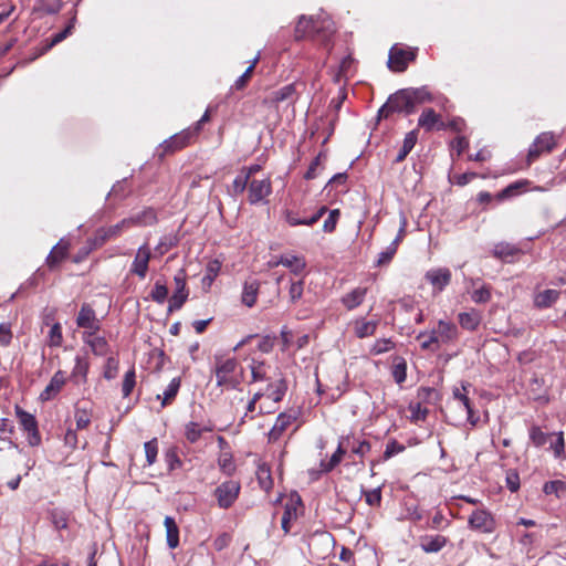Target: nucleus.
Returning a JSON list of instances; mask_svg holds the SVG:
<instances>
[{
    "label": "nucleus",
    "mask_w": 566,
    "mask_h": 566,
    "mask_svg": "<svg viewBox=\"0 0 566 566\" xmlns=\"http://www.w3.org/2000/svg\"><path fill=\"white\" fill-rule=\"evenodd\" d=\"M432 101V95L426 87L402 88L391 94L387 102L378 111V120L388 118L390 115H409L415 112L418 105Z\"/></svg>",
    "instance_id": "obj_1"
},
{
    "label": "nucleus",
    "mask_w": 566,
    "mask_h": 566,
    "mask_svg": "<svg viewBox=\"0 0 566 566\" xmlns=\"http://www.w3.org/2000/svg\"><path fill=\"white\" fill-rule=\"evenodd\" d=\"M334 32V23L331 20H314L303 15L295 27V39L308 38L324 46H328Z\"/></svg>",
    "instance_id": "obj_2"
},
{
    "label": "nucleus",
    "mask_w": 566,
    "mask_h": 566,
    "mask_svg": "<svg viewBox=\"0 0 566 566\" xmlns=\"http://www.w3.org/2000/svg\"><path fill=\"white\" fill-rule=\"evenodd\" d=\"M239 364L235 358H223L222 356H214L213 373L218 387L227 389H237L241 384V375H235Z\"/></svg>",
    "instance_id": "obj_3"
},
{
    "label": "nucleus",
    "mask_w": 566,
    "mask_h": 566,
    "mask_svg": "<svg viewBox=\"0 0 566 566\" xmlns=\"http://www.w3.org/2000/svg\"><path fill=\"white\" fill-rule=\"evenodd\" d=\"M416 49L394 45L389 51L388 67L392 72H403L407 70L408 64L416 60Z\"/></svg>",
    "instance_id": "obj_4"
},
{
    "label": "nucleus",
    "mask_w": 566,
    "mask_h": 566,
    "mask_svg": "<svg viewBox=\"0 0 566 566\" xmlns=\"http://www.w3.org/2000/svg\"><path fill=\"white\" fill-rule=\"evenodd\" d=\"M14 411L21 428L28 433V443L31 447L40 446L41 434L35 417L32 413L23 410L20 406H15Z\"/></svg>",
    "instance_id": "obj_5"
},
{
    "label": "nucleus",
    "mask_w": 566,
    "mask_h": 566,
    "mask_svg": "<svg viewBox=\"0 0 566 566\" xmlns=\"http://www.w3.org/2000/svg\"><path fill=\"white\" fill-rule=\"evenodd\" d=\"M197 137L191 133L189 128H186L181 130L180 133L175 134L174 136L169 137L168 139L164 140L163 144H160L159 149H161V153H159V157L163 158L166 155L174 154L188 145H190Z\"/></svg>",
    "instance_id": "obj_6"
},
{
    "label": "nucleus",
    "mask_w": 566,
    "mask_h": 566,
    "mask_svg": "<svg viewBox=\"0 0 566 566\" xmlns=\"http://www.w3.org/2000/svg\"><path fill=\"white\" fill-rule=\"evenodd\" d=\"M127 223L128 221H124L123 219L120 222L114 226L102 227L97 229L94 235L87 240L90 249L85 253L88 254L91 251L101 248L109 239L118 237L124 229H127Z\"/></svg>",
    "instance_id": "obj_7"
},
{
    "label": "nucleus",
    "mask_w": 566,
    "mask_h": 566,
    "mask_svg": "<svg viewBox=\"0 0 566 566\" xmlns=\"http://www.w3.org/2000/svg\"><path fill=\"white\" fill-rule=\"evenodd\" d=\"M240 489V483L233 480L226 481L218 485L213 494L218 501L219 507H231L239 496Z\"/></svg>",
    "instance_id": "obj_8"
},
{
    "label": "nucleus",
    "mask_w": 566,
    "mask_h": 566,
    "mask_svg": "<svg viewBox=\"0 0 566 566\" xmlns=\"http://www.w3.org/2000/svg\"><path fill=\"white\" fill-rule=\"evenodd\" d=\"M468 524L471 530L483 534H491L496 528L493 515L484 509L473 511L468 520Z\"/></svg>",
    "instance_id": "obj_9"
},
{
    "label": "nucleus",
    "mask_w": 566,
    "mask_h": 566,
    "mask_svg": "<svg viewBox=\"0 0 566 566\" xmlns=\"http://www.w3.org/2000/svg\"><path fill=\"white\" fill-rule=\"evenodd\" d=\"M175 282V292L169 298L168 304V313H172L182 307L188 298V290L186 285V272L185 270H179L178 273L174 277Z\"/></svg>",
    "instance_id": "obj_10"
},
{
    "label": "nucleus",
    "mask_w": 566,
    "mask_h": 566,
    "mask_svg": "<svg viewBox=\"0 0 566 566\" xmlns=\"http://www.w3.org/2000/svg\"><path fill=\"white\" fill-rule=\"evenodd\" d=\"M554 147L555 139L552 133H542L538 135L528 149V165L536 160L543 153H551Z\"/></svg>",
    "instance_id": "obj_11"
},
{
    "label": "nucleus",
    "mask_w": 566,
    "mask_h": 566,
    "mask_svg": "<svg viewBox=\"0 0 566 566\" xmlns=\"http://www.w3.org/2000/svg\"><path fill=\"white\" fill-rule=\"evenodd\" d=\"M297 99L295 84L285 85L276 91L271 92L264 99L263 104L277 107L279 104L287 102L294 104Z\"/></svg>",
    "instance_id": "obj_12"
},
{
    "label": "nucleus",
    "mask_w": 566,
    "mask_h": 566,
    "mask_svg": "<svg viewBox=\"0 0 566 566\" xmlns=\"http://www.w3.org/2000/svg\"><path fill=\"white\" fill-rule=\"evenodd\" d=\"M151 256L149 245L147 243L140 245L132 263L130 273L137 275L139 279H145Z\"/></svg>",
    "instance_id": "obj_13"
},
{
    "label": "nucleus",
    "mask_w": 566,
    "mask_h": 566,
    "mask_svg": "<svg viewBox=\"0 0 566 566\" xmlns=\"http://www.w3.org/2000/svg\"><path fill=\"white\" fill-rule=\"evenodd\" d=\"M249 202L252 203V205H255L260 201H262L264 198H266L271 191H272V187H271V181L269 179H263V180H256V179H253L250 184H249Z\"/></svg>",
    "instance_id": "obj_14"
},
{
    "label": "nucleus",
    "mask_w": 566,
    "mask_h": 566,
    "mask_svg": "<svg viewBox=\"0 0 566 566\" xmlns=\"http://www.w3.org/2000/svg\"><path fill=\"white\" fill-rule=\"evenodd\" d=\"M65 382H66L65 373L62 370H57L53 375V377L51 378V380L46 385V387L40 394L39 399L43 402L52 400L62 390Z\"/></svg>",
    "instance_id": "obj_15"
},
{
    "label": "nucleus",
    "mask_w": 566,
    "mask_h": 566,
    "mask_svg": "<svg viewBox=\"0 0 566 566\" xmlns=\"http://www.w3.org/2000/svg\"><path fill=\"white\" fill-rule=\"evenodd\" d=\"M76 324L81 328L96 332L99 329V322L96 318L95 311L88 305L83 304L76 317Z\"/></svg>",
    "instance_id": "obj_16"
},
{
    "label": "nucleus",
    "mask_w": 566,
    "mask_h": 566,
    "mask_svg": "<svg viewBox=\"0 0 566 566\" xmlns=\"http://www.w3.org/2000/svg\"><path fill=\"white\" fill-rule=\"evenodd\" d=\"M426 280L441 292L451 282V271L447 268L432 269L426 273Z\"/></svg>",
    "instance_id": "obj_17"
},
{
    "label": "nucleus",
    "mask_w": 566,
    "mask_h": 566,
    "mask_svg": "<svg viewBox=\"0 0 566 566\" xmlns=\"http://www.w3.org/2000/svg\"><path fill=\"white\" fill-rule=\"evenodd\" d=\"M418 126L422 127L427 132H431L437 128L438 130L446 129V124L441 120V116L434 112L433 108H426L422 111Z\"/></svg>",
    "instance_id": "obj_18"
},
{
    "label": "nucleus",
    "mask_w": 566,
    "mask_h": 566,
    "mask_svg": "<svg viewBox=\"0 0 566 566\" xmlns=\"http://www.w3.org/2000/svg\"><path fill=\"white\" fill-rule=\"evenodd\" d=\"M449 543L448 537L436 534V535H423L419 538V545L424 553H438L447 546Z\"/></svg>",
    "instance_id": "obj_19"
},
{
    "label": "nucleus",
    "mask_w": 566,
    "mask_h": 566,
    "mask_svg": "<svg viewBox=\"0 0 566 566\" xmlns=\"http://www.w3.org/2000/svg\"><path fill=\"white\" fill-rule=\"evenodd\" d=\"M522 253L523 252L520 248L507 242L495 244L492 251L494 258L507 263L514 262L515 259Z\"/></svg>",
    "instance_id": "obj_20"
},
{
    "label": "nucleus",
    "mask_w": 566,
    "mask_h": 566,
    "mask_svg": "<svg viewBox=\"0 0 566 566\" xmlns=\"http://www.w3.org/2000/svg\"><path fill=\"white\" fill-rule=\"evenodd\" d=\"M270 265H283L290 269L294 274H300L304 271L306 262L304 258L297 255H281L276 261L270 262Z\"/></svg>",
    "instance_id": "obj_21"
},
{
    "label": "nucleus",
    "mask_w": 566,
    "mask_h": 566,
    "mask_svg": "<svg viewBox=\"0 0 566 566\" xmlns=\"http://www.w3.org/2000/svg\"><path fill=\"white\" fill-rule=\"evenodd\" d=\"M69 242L64 240H60L57 244L53 247L51 252L49 253L46 258V265L53 270L55 269L63 260L66 259L69 254Z\"/></svg>",
    "instance_id": "obj_22"
},
{
    "label": "nucleus",
    "mask_w": 566,
    "mask_h": 566,
    "mask_svg": "<svg viewBox=\"0 0 566 566\" xmlns=\"http://www.w3.org/2000/svg\"><path fill=\"white\" fill-rule=\"evenodd\" d=\"M124 221H128L126 224L127 229L136 226L145 227L154 224L157 221V216L154 209L147 208L142 212L124 219Z\"/></svg>",
    "instance_id": "obj_23"
},
{
    "label": "nucleus",
    "mask_w": 566,
    "mask_h": 566,
    "mask_svg": "<svg viewBox=\"0 0 566 566\" xmlns=\"http://www.w3.org/2000/svg\"><path fill=\"white\" fill-rule=\"evenodd\" d=\"M295 417L292 415H287L285 412H281L273 428L269 432V441L275 442L277 441L282 433L289 428V426L294 421Z\"/></svg>",
    "instance_id": "obj_24"
},
{
    "label": "nucleus",
    "mask_w": 566,
    "mask_h": 566,
    "mask_svg": "<svg viewBox=\"0 0 566 566\" xmlns=\"http://www.w3.org/2000/svg\"><path fill=\"white\" fill-rule=\"evenodd\" d=\"M471 385L469 382H462L461 387L463 392L459 388L453 389V398L457 399L461 405L464 407L467 413H468V421L472 424L476 423V419L473 418V407L470 398L468 397V387Z\"/></svg>",
    "instance_id": "obj_25"
},
{
    "label": "nucleus",
    "mask_w": 566,
    "mask_h": 566,
    "mask_svg": "<svg viewBox=\"0 0 566 566\" xmlns=\"http://www.w3.org/2000/svg\"><path fill=\"white\" fill-rule=\"evenodd\" d=\"M440 343H448L457 338L458 328L453 323L439 321L437 328L433 329Z\"/></svg>",
    "instance_id": "obj_26"
},
{
    "label": "nucleus",
    "mask_w": 566,
    "mask_h": 566,
    "mask_svg": "<svg viewBox=\"0 0 566 566\" xmlns=\"http://www.w3.org/2000/svg\"><path fill=\"white\" fill-rule=\"evenodd\" d=\"M90 364L85 357L76 356L71 380L76 385L86 382Z\"/></svg>",
    "instance_id": "obj_27"
},
{
    "label": "nucleus",
    "mask_w": 566,
    "mask_h": 566,
    "mask_svg": "<svg viewBox=\"0 0 566 566\" xmlns=\"http://www.w3.org/2000/svg\"><path fill=\"white\" fill-rule=\"evenodd\" d=\"M458 319L462 328L472 332L475 331L481 324L482 316L479 311L471 310L469 312L460 313Z\"/></svg>",
    "instance_id": "obj_28"
},
{
    "label": "nucleus",
    "mask_w": 566,
    "mask_h": 566,
    "mask_svg": "<svg viewBox=\"0 0 566 566\" xmlns=\"http://www.w3.org/2000/svg\"><path fill=\"white\" fill-rule=\"evenodd\" d=\"M560 292L557 290H545L534 296V305L538 308L551 307L559 298Z\"/></svg>",
    "instance_id": "obj_29"
},
{
    "label": "nucleus",
    "mask_w": 566,
    "mask_h": 566,
    "mask_svg": "<svg viewBox=\"0 0 566 566\" xmlns=\"http://www.w3.org/2000/svg\"><path fill=\"white\" fill-rule=\"evenodd\" d=\"M366 293V287H356L342 297V303L347 310H354L363 303Z\"/></svg>",
    "instance_id": "obj_30"
},
{
    "label": "nucleus",
    "mask_w": 566,
    "mask_h": 566,
    "mask_svg": "<svg viewBox=\"0 0 566 566\" xmlns=\"http://www.w3.org/2000/svg\"><path fill=\"white\" fill-rule=\"evenodd\" d=\"M259 287H260V283L256 280L245 281V283L243 285V291H242V303L245 306L252 307L255 304L258 293H259Z\"/></svg>",
    "instance_id": "obj_31"
},
{
    "label": "nucleus",
    "mask_w": 566,
    "mask_h": 566,
    "mask_svg": "<svg viewBox=\"0 0 566 566\" xmlns=\"http://www.w3.org/2000/svg\"><path fill=\"white\" fill-rule=\"evenodd\" d=\"M166 527V538L169 548H176L179 545V528L171 516H166L164 521Z\"/></svg>",
    "instance_id": "obj_32"
},
{
    "label": "nucleus",
    "mask_w": 566,
    "mask_h": 566,
    "mask_svg": "<svg viewBox=\"0 0 566 566\" xmlns=\"http://www.w3.org/2000/svg\"><path fill=\"white\" fill-rule=\"evenodd\" d=\"M346 453V448H344V442L340 441L336 451L332 454L328 461H321V473H328L333 471L342 461L344 454Z\"/></svg>",
    "instance_id": "obj_33"
},
{
    "label": "nucleus",
    "mask_w": 566,
    "mask_h": 566,
    "mask_svg": "<svg viewBox=\"0 0 566 566\" xmlns=\"http://www.w3.org/2000/svg\"><path fill=\"white\" fill-rule=\"evenodd\" d=\"M181 380L179 377H175L171 379L169 385L163 395H157V399L161 400V408H165L168 405H171L175 400L179 389H180Z\"/></svg>",
    "instance_id": "obj_34"
},
{
    "label": "nucleus",
    "mask_w": 566,
    "mask_h": 566,
    "mask_svg": "<svg viewBox=\"0 0 566 566\" xmlns=\"http://www.w3.org/2000/svg\"><path fill=\"white\" fill-rule=\"evenodd\" d=\"M95 332H88L84 338L85 343L90 345L92 352L97 356H104L107 354L108 344L104 337L94 336Z\"/></svg>",
    "instance_id": "obj_35"
},
{
    "label": "nucleus",
    "mask_w": 566,
    "mask_h": 566,
    "mask_svg": "<svg viewBox=\"0 0 566 566\" xmlns=\"http://www.w3.org/2000/svg\"><path fill=\"white\" fill-rule=\"evenodd\" d=\"M418 139V130H411L409 132L403 139L402 147L400 148L397 157L395 158V163H401L406 159V157L409 155V153L415 147Z\"/></svg>",
    "instance_id": "obj_36"
},
{
    "label": "nucleus",
    "mask_w": 566,
    "mask_h": 566,
    "mask_svg": "<svg viewBox=\"0 0 566 566\" xmlns=\"http://www.w3.org/2000/svg\"><path fill=\"white\" fill-rule=\"evenodd\" d=\"M212 431L210 427H201L199 423L190 421L185 426V437L188 442L196 443L203 432Z\"/></svg>",
    "instance_id": "obj_37"
},
{
    "label": "nucleus",
    "mask_w": 566,
    "mask_h": 566,
    "mask_svg": "<svg viewBox=\"0 0 566 566\" xmlns=\"http://www.w3.org/2000/svg\"><path fill=\"white\" fill-rule=\"evenodd\" d=\"M378 323L375 321H355V334L358 338H365L375 334Z\"/></svg>",
    "instance_id": "obj_38"
},
{
    "label": "nucleus",
    "mask_w": 566,
    "mask_h": 566,
    "mask_svg": "<svg viewBox=\"0 0 566 566\" xmlns=\"http://www.w3.org/2000/svg\"><path fill=\"white\" fill-rule=\"evenodd\" d=\"M553 439V433L544 432L541 427L532 426L530 428V440L534 447L541 448Z\"/></svg>",
    "instance_id": "obj_39"
},
{
    "label": "nucleus",
    "mask_w": 566,
    "mask_h": 566,
    "mask_svg": "<svg viewBox=\"0 0 566 566\" xmlns=\"http://www.w3.org/2000/svg\"><path fill=\"white\" fill-rule=\"evenodd\" d=\"M301 503L300 496L297 497L296 503L286 504L284 509V513L281 518V526L285 534H287L291 530V521L296 518V504Z\"/></svg>",
    "instance_id": "obj_40"
},
{
    "label": "nucleus",
    "mask_w": 566,
    "mask_h": 566,
    "mask_svg": "<svg viewBox=\"0 0 566 566\" xmlns=\"http://www.w3.org/2000/svg\"><path fill=\"white\" fill-rule=\"evenodd\" d=\"M266 390L269 391V398H271L274 402H280L287 390V382L284 378H281L275 386L270 384Z\"/></svg>",
    "instance_id": "obj_41"
},
{
    "label": "nucleus",
    "mask_w": 566,
    "mask_h": 566,
    "mask_svg": "<svg viewBox=\"0 0 566 566\" xmlns=\"http://www.w3.org/2000/svg\"><path fill=\"white\" fill-rule=\"evenodd\" d=\"M528 185L527 180H520L515 181L513 184H510L507 187H505L503 190H501L496 198L499 200H504L507 198H511L520 192L521 189L525 188Z\"/></svg>",
    "instance_id": "obj_42"
},
{
    "label": "nucleus",
    "mask_w": 566,
    "mask_h": 566,
    "mask_svg": "<svg viewBox=\"0 0 566 566\" xmlns=\"http://www.w3.org/2000/svg\"><path fill=\"white\" fill-rule=\"evenodd\" d=\"M543 492L546 495L555 494L557 497H562L566 493V483L562 480L548 481L544 484Z\"/></svg>",
    "instance_id": "obj_43"
},
{
    "label": "nucleus",
    "mask_w": 566,
    "mask_h": 566,
    "mask_svg": "<svg viewBox=\"0 0 566 566\" xmlns=\"http://www.w3.org/2000/svg\"><path fill=\"white\" fill-rule=\"evenodd\" d=\"M221 269V263L218 260H211L207 264L206 274L202 279L205 285L210 286L214 279L218 276Z\"/></svg>",
    "instance_id": "obj_44"
},
{
    "label": "nucleus",
    "mask_w": 566,
    "mask_h": 566,
    "mask_svg": "<svg viewBox=\"0 0 566 566\" xmlns=\"http://www.w3.org/2000/svg\"><path fill=\"white\" fill-rule=\"evenodd\" d=\"M392 377L397 384H402L407 378V364L401 357L397 358L392 367Z\"/></svg>",
    "instance_id": "obj_45"
},
{
    "label": "nucleus",
    "mask_w": 566,
    "mask_h": 566,
    "mask_svg": "<svg viewBox=\"0 0 566 566\" xmlns=\"http://www.w3.org/2000/svg\"><path fill=\"white\" fill-rule=\"evenodd\" d=\"M252 381L266 380L265 363L252 359L250 365Z\"/></svg>",
    "instance_id": "obj_46"
},
{
    "label": "nucleus",
    "mask_w": 566,
    "mask_h": 566,
    "mask_svg": "<svg viewBox=\"0 0 566 566\" xmlns=\"http://www.w3.org/2000/svg\"><path fill=\"white\" fill-rule=\"evenodd\" d=\"M168 296V287L165 283L157 281L151 290L150 297L154 302L158 304L165 303Z\"/></svg>",
    "instance_id": "obj_47"
},
{
    "label": "nucleus",
    "mask_w": 566,
    "mask_h": 566,
    "mask_svg": "<svg viewBox=\"0 0 566 566\" xmlns=\"http://www.w3.org/2000/svg\"><path fill=\"white\" fill-rule=\"evenodd\" d=\"M135 379H136L135 370H134V368H132L125 374L124 380L122 384V392L125 398L132 394V391L136 385Z\"/></svg>",
    "instance_id": "obj_48"
},
{
    "label": "nucleus",
    "mask_w": 566,
    "mask_h": 566,
    "mask_svg": "<svg viewBox=\"0 0 566 566\" xmlns=\"http://www.w3.org/2000/svg\"><path fill=\"white\" fill-rule=\"evenodd\" d=\"M339 217H340L339 209L331 210L327 219L323 223V231L326 233H333L336 229Z\"/></svg>",
    "instance_id": "obj_49"
},
{
    "label": "nucleus",
    "mask_w": 566,
    "mask_h": 566,
    "mask_svg": "<svg viewBox=\"0 0 566 566\" xmlns=\"http://www.w3.org/2000/svg\"><path fill=\"white\" fill-rule=\"evenodd\" d=\"M145 453H146V461L148 465H151L155 463L157 453H158V442L157 439L154 438L144 444Z\"/></svg>",
    "instance_id": "obj_50"
},
{
    "label": "nucleus",
    "mask_w": 566,
    "mask_h": 566,
    "mask_svg": "<svg viewBox=\"0 0 566 566\" xmlns=\"http://www.w3.org/2000/svg\"><path fill=\"white\" fill-rule=\"evenodd\" d=\"M478 177L485 178V176H480L476 172L469 171V172L458 174V175H453V176L449 175V180L451 182L457 184L460 187H463V186L468 185L471 180H473Z\"/></svg>",
    "instance_id": "obj_51"
},
{
    "label": "nucleus",
    "mask_w": 566,
    "mask_h": 566,
    "mask_svg": "<svg viewBox=\"0 0 566 566\" xmlns=\"http://www.w3.org/2000/svg\"><path fill=\"white\" fill-rule=\"evenodd\" d=\"M63 336H62V327L60 323H55L52 325L49 333V345L51 347H59L62 345Z\"/></svg>",
    "instance_id": "obj_52"
},
{
    "label": "nucleus",
    "mask_w": 566,
    "mask_h": 566,
    "mask_svg": "<svg viewBox=\"0 0 566 566\" xmlns=\"http://www.w3.org/2000/svg\"><path fill=\"white\" fill-rule=\"evenodd\" d=\"M553 438H555L554 441H549L551 442V446L549 448L554 451V454L556 458H559L562 457V454L564 453L565 451V441H564V436H563V432H554L553 433Z\"/></svg>",
    "instance_id": "obj_53"
},
{
    "label": "nucleus",
    "mask_w": 566,
    "mask_h": 566,
    "mask_svg": "<svg viewBox=\"0 0 566 566\" xmlns=\"http://www.w3.org/2000/svg\"><path fill=\"white\" fill-rule=\"evenodd\" d=\"M505 484H506V488L511 492L518 491V489H520V475H518V472L516 470L510 469V470L506 471Z\"/></svg>",
    "instance_id": "obj_54"
},
{
    "label": "nucleus",
    "mask_w": 566,
    "mask_h": 566,
    "mask_svg": "<svg viewBox=\"0 0 566 566\" xmlns=\"http://www.w3.org/2000/svg\"><path fill=\"white\" fill-rule=\"evenodd\" d=\"M397 252L395 244H389L385 251L380 252L377 259V266H384L391 262L392 258Z\"/></svg>",
    "instance_id": "obj_55"
},
{
    "label": "nucleus",
    "mask_w": 566,
    "mask_h": 566,
    "mask_svg": "<svg viewBox=\"0 0 566 566\" xmlns=\"http://www.w3.org/2000/svg\"><path fill=\"white\" fill-rule=\"evenodd\" d=\"M13 334L11 331V324L6 322L0 324V346L8 347L11 344Z\"/></svg>",
    "instance_id": "obj_56"
},
{
    "label": "nucleus",
    "mask_w": 566,
    "mask_h": 566,
    "mask_svg": "<svg viewBox=\"0 0 566 566\" xmlns=\"http://www.w3.org/2000/svg\"><path fill=\"white\" fill-rule=\"evenodd\" d=\"M365 501L369 506H380L381 504V489L376 488L374 490L364 491Z\"/></svg>",
    "instance_id": "obj_57"
},
{
    "label": "nucleus",
    "mask_w": 566,
    "mask_h": 566,
    "mask_svg": "<svg viewBox=\"0 0 566 566\" xmlns=\"http://www.w3.org/2000/svg\"><path fill=\"white\" fill-rule=\"evenodd\" d=\"M76 429H85L91 423V415L86 409L76 408L75 410Z\"/></svg>",
    "instance_id": "obj_58"
},
{
    "label": "nucleus",
    "mask_w": 566,
    "mask_h": 566,
    "mask_svg": "<svg viewBox=\"0 0 566 566\" xmlns=\"http://www.w3.org/2000/svg\"><path fill=\"white\" fill-rule=\"evenodd\" d=\"M252 75H253L252 69L248 67L244 71V73L237 78L234 84L231 86V91H242V90H244L248 86Z\"/></svg>",
    "instance_id": "obj_59"
},
{
    "label": "nucleus",
    "mask_w": 566,
    "mask_h": 566,
    "mask_svg": "<svg viewBox=\"0 0 566 566\" xmlns=\"http://www.w3.org/2000/svg\"><path fill=\"white\" fill-rule=\"evenodd\" d=\"M129 190L126 185V180H122L116 182L111 191L108 192V197H114L119 200L124 199L128 195Z\"/></svg>",
    "instance_id": "obj_60"
},
{
    "label": "nucleus",
    "mask_w": 566,
    "mask_h": 566,
    "mask_svg": "<svg viewBox=\"0 0 566 566\" xmlns=\"http://www.w3.org/2000/svg\"><path fill=\"white\" fill-rule=\"evenodd\" d=\"M471 298L478 304L488 303L491 298V291L488 286H482L481 289L472 292Z\"/></svg>",
    "instance_id": "obj_61"
},
{
    "label": "nucleus",
    "mask_w": 566,
    "mask_h": 566,
    "mask_svg": "<svg viewBox=\"0 0 566 566\" xmlns=\"http://www.w3.org/2000/svg\"><path fill=\"white\" fill-rule=\"evenodd\" d=\"M249 179L250 174L237 176L232 184L233 195H241L245 190Z\"/></svg>",
    "instance_id": "obj_62"
},
{
    "label": "nucleus",
    "mask_w": 566,
    "mask_h": 566,
    "mask_svg": "<svg viewBox=\"0 0 566 566\" xmlns=\"http://www.w3.org/2000/svg\"><path fill=\"white\" fill-rule=\"evenodd\" d=\"M118 371V360L114 357H108L105 365L104 377L108 380L114 379Z\"/></svg>",
    "instance_id": "obj_63"
},
{
    "label": "nucleus",
    "mask_w": 566,
    "mask_h": 566,
    "mask_svg": "<svg viewBox=\"0 0 566 566\" xmlns=\"http://www.w3.org/2000/svg\"><path fill=\"white\" fill-rule=\"evenodd\" d=\"M303 291H304V283H303V281L293 282L291 284L290 291H289L290 301L292 303L297 302L302 297Z\"/></svg>",
    "instance_id": "obj_64"
}]
</instances>
